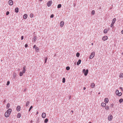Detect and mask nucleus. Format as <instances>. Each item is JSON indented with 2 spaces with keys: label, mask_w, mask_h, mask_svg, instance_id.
Returning <instances> with one entry per match:
<instances>
[{
  "label": "nucleus",
  "mask_w": 123,
  "mask_h": 123,
  "mask_svg": "<svg viewBox=\"0 0 123 123\" xmlns=\"http://www.w3.org/2000/svg\"><path fill=\"white\" fill-rule=\"evenodd\" d=\"M52 3V0L49 1L47 4V5L48 7L50 6Z\"/></svg>",
  "instance_id": "20e7f679"
},
{
  "label": "nucleus",
  "mask_w": 123,
  "mask_h": 123,
  "mask_svg": "<svg viewBox=\"0 0 123 123\" xmlns=\"http://www.w3.org/2000/svg\"><path fill=\"white\" fill-rule=\"evenodd\" d=\"M20 110V106H18L16 108V110L18 111H19Z\"/></svg>",
  "instance_id": "9b49d317"
},
{
  "label": "nucleus",
  "mask_w": 123,
  "mask_h": 123,
  "mask_svg": "<svg viewBox=\"0 0 123 123\" xmlns=\"http://www.w3.org/2000/svg\"><path fill=\"white\" fill-rule=\"evenodd\" d=\"M69 98H70V97H69Z\"/></svg>",
  "instance_id": "4d7b16f0"
},
{
  "label": "nucleus",
  "mask_w": 123,
  "mask_h": 123,
  "mask_svg": "<svg viewBox=\"0 0 123 123\" xmlns=\"http://www.w3.org/2000/svg\"><path fill=\"white\" fill-rule=\"evenodd\" d=\"M48 121V119L47 118L45 119L44 120V122L45 123H47Z\"/></svg>",
  "instance_id": "473e14b6"
},
{
  "label": "nucleus",
  "mask_w": 123,
  "mask_h": 123,
  "mask_svg": "<svg viewBox=\"0 0 123 123\" xmlns=\"http://www.w3.org/2000/svg\"><path fill=\"white\" fill-rule=\"evenodd\" d=\"M28 45L27 44H26L25 45V48H26L27 47H28Z\"/></svg>",
  "instance_id": "c03bdc74"
},
{
  "label": "nucleus",
  "mask_w": 123,
  "mask_h": 123,
  "mask_svg": "<svg viewBox=\"0 0 123 123\" xmlns=\"http://www.w3.org/2000/svg\"><path fill=\"white\" fill-rule=\"evenodd\" d=\"M60 26L61 27H63L64 25V22L63 21H61L60 23Z\"/></svg>",
  "instance_id": "1a4fd4ad"
},
{
  "label": "nucleus",
  "mask_w": 123,
  "mask_h": 123,
  "mask_svg": "<svg viewBox=\"0 0 123 123\" xmlns=\"http://www.w3.org/2000/svg\"><path fill=\"white\" fill-rule=\"evenodd\" d=\"M12 111V110L11 109H9L7 110L5 113V116L6 117H9Z\"/></svg>",
  "instance_id": "f257e3e1"
},
{
  "label": "nucleus",
  "mask_w": 123,
  "mask_h": 123,
  "mask_svg": "<svg viewBox=\"0 0 123 123\" xmlns=\"http://www.w3.org/2000/svg\"><path fill=\"white\" fill-rule=\"evenodd\" d=\"M21 116V114L20 113H18L17 115V117L18 118H20Z\"/></svg>",
  "instance_id": "6ab92c4d"
},
{
  "label": "nucleus",
  "mask_w": 123,
  "mask_h": 123,
  "mask_svg": "<svg viewBox=\"0 0 123 123\" xmlns=\"http://www.w3.org/2000/svg\"><path fill=\"white\" fill-rule=\"evenodd\" d=\"M116 20V18H114L113 19V21H112V23H113V24H114V23H115Z\"/></svg>",
  "instance_id": "aec40b11"
},
{
  "label": "nucleus",
  "mask_w": 123,
  "mask_h": 123,
  "mask_svg": "<svg viewBox=\"0 0 123 123\" xmlns=\"http://www.w3.org/2000/svg\"><path fill=\"white\" fill-rule=\"evenodd\" d=\"M70 69V68L69 67H68V66L66 68V69L67 70H69Z\"/></svg>",
  "instance_id": "72a5a7b5"
},
{
  "label": "nucleus",
  "mask_w": 123,
  "mask_h": 123,
  "mask_svg": "<svg viewBox=\"0 0 123 123\" xmlns=\"http://www.w3.org/2000/svg\"><path fill=\"white\" fill-rule=\"evenodd\" d=\"M89 123H92L91 122H89Z\"/></svg>",
  "instance_id": "6e6d98bb"
},
{
  "label": "nucleus",
  "mask_w": 123,
  "mask_h": 123,
  "mask_svg": "<svg viewBox=\"0 0 123 123\" xmlns=\"http://www.w3.org/2000/svg\"><path fill=\"white\" fill-rule=\"evenodd\" d=\"M101 105L103 107H105L106 106V104L105 103H102L101 104Z\"/></svg>",
  "instance_id": "f3484780"
},
{
  "label": "nucleus",
  "mask_w": 123,
  "mask_h": 123,
  "mask_svg": "<svg viewBox=\"0 0 123 123\" xmlns=\"http://www.w3.org/2000/svg\"><path fill=\"white\" fill-rule=\"evenodd\" d=\"M95 13V11L94 10H92L91 12V13L92 15H94Z\"/></svg>",
  "instance_id": "c756f323"
},
{
  "label": "nucleus",
  "mask_w": 123,
  "mask_h": 123,
  "mask_svg": "<svg viewBox=\"0 0 123 123\" xmlns=\"http://www.w3.org/2000/svg\"><path fill=\"white\" fill-rule=\"evenodd\" d=\"M69 98H70V97H69Z\"/></svg>",
  "instance_id": "13d9d810"
},
{
  "label": "nucleus",
  "mask_w": 123,
  "mask_h": 123,
  "mask_svg": "<svg viewBox=\"0 0 123 123\" xmlns=\"http://www.w3.org/2000/svg\"><path fill=\"white\" fill-rule=\"evenodd\" d=\"M109 101L108 99L107 98H106L105 99V102L106 103H108Z\"/></svg>",
  "instance_id": "f8f14e48"
},
{
  "label": "nucleus",
  "mask_w": 123,
  "mask_h": 123,
  "mask_svg": "<svg viewBox=\"0 0 123 123\" xmlns=\"http://www.w3.org/2000/svg\"><path fill=\"white\" fill-rule=\"evenodd\" d=\"M33 15L32 13H31L30 14V17L31 18H32L33 17Z\"/></svg>",
  "instance_id": "2f4dec72"
},
{
  "label": "nucleus",
  "mask_w": 123,
  "mask_h": 123,
  "mask_svg": "<svg viewBox=\"0 0 123 123\" xmlns=\"http://www.w3.org/2000/svg\"><path fill=\"white\" fill-rule=\"evenodd\" d=\"M27 17V14H24V15L23 16V18L24 19H26Z\"/></svg>",
  "instance_id": "dca6fc26"
},
{
  "label": "nucleus",
  "mask_w": 123,
  "mask_h": 123,
  "mask_svg": "<svg viewBox=\"0 0 123 123\" xmlns=\"http://www.w3.org/2000/svg\"><path fill=\"white\" fill-rule=\"evenodd\" d=\"M46 116V114L45 113H43L42 115V117L43 118H45Z\"/></svg>",
  "instance_id": "9d476101"
},
{
  "label": "nucleus",
  "mask_w": 123,
  "mask_h": 123,
  "mask_svg": "<svg viewBox=\"0 0 123 123\" xmlns=\"http://www.w3.org/2000/svg\"><path fill=\"white\" fill-rule=\"evenodd\" d=\"M95 86V84L94 83H92L91 84V86L92 88H93Z\"/></svg>",
  "instance_id": "ddd939ff"
},
{
  "label": "nucleus",
  "mask_w": 123,
  "mask_h": 123,
  "mask_svg": "<svg viewBox=\"0 0 123 123\" xmlns=\"http://www.w3.org/2000/svg\"><path fill=\"white\" fill-rule=\"evenodd\" d=\"M9 13V12L8 11H7L6 12V14L7 15H8Z\"/></svg>",
  "instance_id": "4c0bfd02"
},
{
  "label": "nucleus",
  "mask_w": 123,
  "mask_h": 123,
  "mask_svg": "<svg viewBox=\"0 0 123 123\" xmlns=\"http://www.w3.org/2000/svg\"><path fill=\"white\" fill-rule=\"evenodd\" d=\"M113 116L111 115H109L108 117V119L109 121H111L112 120Z\"/></svg>",
  "instance_id": "423d86ee"
},
{
  "label": "nucleus",
  "mask_w": 123,
  "mask_h": 123,
  "mask_svg": "<svg viewBox=\"0 0 123 123\" xmlns=\"http://www.w3.org/2000/svg\"><path fill=\"white\" fill-rule=\"evenodd\" d=\"M40 0V1H41L43 0Z\"/></svg>",
  "instance_id": "864d4df0"
},
{
  "label": "nucleus",
  "mask_w": 123,
  "mask_h": 123,
  "mask_svg": "<svg viewBox=\"0 0 123 123\" xmlns=\"http://www.w3.org/2000/svg\"><path fill=\"white\" fill-rule=\"evenodd\" d=\"M18 8H16L15 9V12L17 13L18 12Z\"/></svg>",
  "instance_id": "5701e85b"
},
{
  "label": "nucleus",
  "mask_w": 123,
  "mask_h": 123,
  "mask_svg": "<svg viewBox=\"0 0 123 123\" xmlns=\"http://www.w3.org/2000/svg\"><path fill=\"white\" fill-rule=\"evenodd\" d=\"M108 31L107 29H106L104 30V32L105 33H107Z\"/></svg>",
  "instance_id": "412c9836"
},
{
  "label": "nucleus",
  "mask_w": 123,
  "mask_h": 123,
  "mask_svg": "<svg viewBox=\"0 0 123 123\" xmlns=\"http://www.w3.org/2000/svg\"><path fill=\"white\" fill-rule=\"evenodd\" d=\"M33 106H32L30 107L29 110V111H30L31 110Z\"/></svg>",
  "instance_id": "e433bc0d"
},
{
  "label": "nucleus",
  "mask_w": 123,
  "mask_h": 123,
  "mask_svg": "<svg viewBox=\"0 0 123 123\" xmlns=\"http://www.w3.org/2000/svg\"><path fill=\"white\" fill-rule=\"evenodd\" d=\"M16 74H13V77L15 78L16 77Z\"/></svg>",
  "instance_id": "79ce46f5"
},
{
  "label": "nucleus",
  "mask_w": 123,
  "mask_h": 123,
  "mask_svg": "<svg viewBox=\"0 0 123 123\" xmlns=\"http://www.w3.org/2000/svg\"><path fill=\"white\" fill-rule=\"evenodd\" d=\"M35 50L36 52H38L39 50V49L38 47H35Z\"/></svg>",
  "instance_id": "a211bd4d"
},
{
  "label": "nucleus",
  "mask_w": 123,
  "mask_h": 123,
  "mask_svg": "<svg viewBox=\"0 0 123 123\" xmlns=\"http://www.w3.org/2000/svg\"><path fill=\"white\" fill-rule=\"evenodd\" d=\"M82 72L83 73H84L85 75L86 76L88 73V70L87 69L86 70L85 69H84L83 70Z\"/></svg>",
  "instance_id": "7ed1b4c3"
},
{
  "label": "nucleus",
  "mask_w": 123,
  "mask_h": 123,
  "mask_svg": "<svg viewBox=\"0 0 123 123\" xmlns=\"http://www.w3.org/2000/svg\"><path fill=\"white\" fill-rule=\"evenodd\" d=\"M38 111H37L36 113V114L37 115V114H38Z\"/></svg>",
  "instance_id": "09e8293b"
},
{
  "label": "nucleus",
  "mask_w": 123,
  "mask_h": 123,
  "mask_svg": "<svg viewBox=\"0 0 123 123\" xmlns=\"http://www.w3.org/2000/svg\"><path fill=\"white\" fill-rule=\"evenodd\" d=\"M116 94L117 95L118 93H119V91L118 90H117L116 91Z\"/></svg>",
  "instance_id": "c9c22d12"
},
{
  "label": "nucleus",
  "mask_w": 123,
  "mask_h": 123,
  "mask_svg": "<svg viewBox=\"0 0 123 123\" xmlns=\"http://www.w3.org/2000/svg\"><path fill=\"white\" fill-rule=\"evenodd\" d=\"M65 78H63L62 79V82L64 83L65 82Z\"/></svg>",
  "instance_id": "f704fd0d"
},
{
  "label": "nucleus",
  "mask_w": 123,
  "mask_h": 123,
  "mask_svg": "<svg viewBox=\"0 0 123 123\" xmlns=\"http://www.w3.org/2000/svg\"><path fill=\"white\" fill-rule=\"evenodd\" d=\"M8 3L10 5L12 6L13 4V1L12 0H10L9 1Z\"/></svg>",
  "instance_id": "6e6552de"
},
{
  "label": "nucleus",
  "mask_w": 123,
  "mask_h": 123,
  "mask_svg": "<svg viewBox=\"0 0 123 123\" xmlns=\"http://www.w3.org/2000/svg\"><path fill=\"white\" fill-rule=\"evenodd\" d=\"M123 99L122 98H121L119 100V102L121 103L122 102H123Z\"/></svg>",
  "instance_id": "cd10ccee"
},
{
  "label": "nucleus",
  "mask_w": 123,
  "mask_h": 123,
  "mask_svg": "<svg viewBox=\"0 0 123 123\" xmlns=\"http://www.w3.org/2000/svg\"><path fill=\"white\" fill-rule=\"evenodd\" d=\"M109 109V107L108 106H107L105 107V109L106 110H108Z\"/></svg>",
  "instance_id": "393cba45"
},
{
  "label": "nucleus",
  "mask_w": 123,
  "mask_h": 123,
  "mask_svg": "<svg viewBox=\"0 0 123 123\" xmlns=\"http://www.w3.org/2000/svg\"><path fill=\"white\" fill-rule=\"evenodd\" d=\"M114 24H113V23H112L111 25V27H112L113 25H114Z\"/></svg>",
  "instance_id": "ea45409f"
},
{
  "label": "nucleus",
  "mask_w": 123,
  "mask_h": 123,
  "mask_svg": "<svg viewBox=\"0 0 123 123\" xmlns=\"http://www.w3.org/2000/svg\"><path fill=\"white\" fill-rule=\"evenodd\" d=\"M26 67L25 66L23 67V69L22 72H20L19 73V75L20 76H22L23 74L26 71Z\"/></svg>",
  "instance_id": "f03ea898"
},
{
  "label": "nucleus",
  "mask_w": 123,
  "mask_h": 123,
  "mask_svg": "<svg viewBox=\"0 0 123 123\" xmlns=\"http://www.w3.org/2000/svg\"><path fill=\"white\" fill-rule=\"evenodd\" d=\"M24 38V37L23 36H22L21 37V39L22 40Z\"/></svg>",
  "instance_id": "37998d69"
},
{
  "label": "nucleus",
  "mask_w": 123,
  "mask_h": 123,
  "mask_svg": "<svg viewBox=\"0 0 123 123\" xmlns=\"http://www.w3.org/2000/svg\"><path fill=\"white\" fill-rule=\"evenodd\" d=\"M47 58H46V59L45 60V63L47 61Z\"/></svg>",
  "instance_id": "a18cd8bd"
},
{
  "label": "nucleus",
  "mask_w": 123,
  "mask_h": 123,
  "mask_svg": "<svg viewBox=\"0 0 123 123\" xmlns=\"http://www.w3.org/2000/svg\"><path fill=\"white\" fill-rule=\"evenodd\" d=\"M121 32L122 34H123V30L121 31Z\"/></svg>",
  "instance_id": "3c124183"
},
{
  "label": "nucleus",
  "mask_w": 123,
  "mask_h": 123,
  "mask_svg": "<svg viewBox=\"0 0 123 123\" xmlns=\"http://www.w3.org/2000/svg\"><path fill=\"white\" fill-rule=\"evenodd\" d=\"M111 105L112 106V107H113L114 106V105L113 104H111Z\"/></svg>",
  "instance_id": "de8ad7c7"
},
{
  "label": "nucleus",
  "mask_w": 123,
  "mask_h": 123,
  "mask_svg": "<svg viewBox=\"0 0 123 123\" xmlns=\"http://www.w3.org/2000/svg\"><path fill=\"white\" fill-rule=\"evenodd\" d=\"M119 77L120 78H122L123 77V73H120L119 74Z\"/></svg>",
  "instance_id": "4468645a"
},
{
  "label": "nucleus",
  "mask_w": 123,
  "mask_h": 123,
  "mask_svg": "<svg viewBox=\"0 0 123 123\" xmlns=\"http://www.w3.org/2000/svg\"><path fill=\"white\" fill-rule=\"evenodd\" d=\"M81 62V60L80 59H79L78 61L77 62V65H79V64H80Z\"/></svg>",
  "instance_id": "2eb2a0df"
},
{
  "label": "nucleus",
  "mask_w": 123,
  "mask_h": 123,
  "mask_svg": "<svg viewBox=\"0 0 123 123\" xmlns=\"http://www.w3.org/2000/svg\"><path fill=\"white\" fill-rule=\"evenodd\" d=\"M50 18H53V17H54V15L52 14L51 16H50Z\"/></svg>",
  "instance_id": "a19ab883"
},
{
  "label": "nucleus",
  "mask_w": 123,
  "mask_h": 123,
  "mask_svg": "<svg viewBox=\"0 0 123 123\" xmlns=\"http://www.w3.org/2000/svg\"><path fill=\"white\" fill-rule=\"evenodd\" d=\"M71 111L72 112V113L73 112V111Z\"/></svg>",
  "instance_id": "5fc2aeb1"
},
{
  "label": "nucleus",
  "mask_w": 123,
  "mask_h": 123,
  "mask_svg": "<svg viewBox=\"0 0 123 123\" xmlns=\"http://www.w3.org/2000/svg\"><path fill=\"white\" fill-rule=\"evenodd\" d=\"M86 88L85 87H84V88H83V89L84 90H85L86 89Z\"/></svg>",
  "instance_id": "8fccbe9b"
},
{
  "label": "nucleus",
  "mask_w": 123,
  "mask_h": 123,
  "mask_svg": "<svg viewBox=\"0 0 123 123\" xmlns=\"http://www.w3.org/2000/svg\"><path fill=\"white\" fill-rule=\"evenodd\" d=\"M10 106V104L9 103H8L6 105V107L7 109H8L9 108Z\"/></svg>",
  "instance_id": "4be33fe9"
},
{
  "label": "nucleus",
  "mask_w": 123,
  "mask_h": 123,
  "mask_svg": "<svg viewBox=\"0 0 123 123\" xmlns=\"http://www.w3.org/2000/svg\"><path fill=\"white\" fill-rule=\"evenodd\" d=\"M36 45H34L33 47V48L34 49L35 48V47H36Z\"/></svg>",
  "instance_id": "49530a36"
},
{
  "label": "nucleus",
  "mask_w": 123,
  "mask_h": 123,
  "mask_svg": "<svg viewBox=\"0 0 123 123\" xmlns=\"http://www.w3.org/2000/svg\"><path fill=\"white\" fill-rule=\"evenodd\" d=\"M93 45V43H92V45Z\"/></svg>",
  "instance_id": "603ef678"
},
{
  "label": "nucleus",
  "mask_w": 123,
  "mask_h": 123,
  "mask_svg": "<svg viewBox=\"0 0 123 123\" xmlns=\"http://www.w3.org/2000/svg\"><path fill=\"white\" fill-rule=\"evenodd\" d=\"M37 37L35 36L33 38V39L34 40V41H35L36 40Z\"/></svg>",
  "instance_id": "bb28decb"
},
{
  "label": "nucleus",
  "mask_w": 123,
  "mask_h": 123,
  "mask_svg": "<svg viewBox=\"0 0 123 123\" xmlns=\"http://www.w3.org/2000/svg\"><path fill=\"white\" fill-rule=\"evenodd\" d=\"M108 37L107 36H104L103 37L102 39L103 40L105 41V40H107V39H108Z\"/></svg>",
  "instance_id": "0eeeda50"
},
{
  "label": "nucleus",
  "mask_w": 123,
  "mask_h": 123,
  "mask_svg": "<svg viewBox=\"0 0 123 123\" xmlns=\"http://www.w3.org/2000/svg\"><path fill=\"white\" fill-rule=\"evenodd\" d=\"M80 53L78 52H77L76 53V56L78 57H79L80 56Z\"/></svg>",
  "instance_id": "7c9ffc66"
},
{
  "label": "nucleus",
  "mask_w": 123,
  "mask_h": 123,
  "mask_svg": "<svg viewBox=\"0 0 123 123\" xmlns=\"http://www.w3.org/2000/svg\"><path fill=\"white\" fill-rule=\"evenodd\" d=\"M122 93L121 92H119L118 93V94L117 95L118 96H121L122 95Z\"/></svg>",
  "instance_id": "c85d7f7f"
},
{
  "label": "nucleus",
  "mask_w": 123,
  "mask_h": 123,
  "mask_svg": "<svg viewBox=\"0 0 123 123\" xmlns=\"http://www.w3.org/2000/svg\"><path fill=\"white\" fill-rule=\"evenodd\" d=\"M30 103V102L29 101H27L26 103V106H27L29 105Z\"/></svg>",
  "instance_id": "b1692460"
},
{
  "label": "nucleus",
  "mask_w": 123,
  "mask_h": 123,
  "mask_svg": "<svg viewBox=\"0 0 123 123\" xmlns=\"http://www.w3.org/2000/svg\"><path fill=\"white\" fill-rule=\"evenodd\" d=\"M94 55H95V52H92L91 53V55H90V56H89V58L90 59L92 58L94 56Z\"/></svg>",
  "instance_id": "39448f33"
},
{
  "label": "nucleus",
  "mask_w": 123,
  "mask_h": 123,
  "mask_svg": "<svg viewBox=\"0 0 123 123\" xmlns=\"http://www.w3.org/2000/svg\"><path fill=\"white\" fill-rule=\"evenodd\" d=\"M10 84V82L9 81H8L7 82V83L6 84V85H8Z\"/></svg>",
  "instance_id": "58836bf2"
},
{
  "label": "nucleus",
  "mask_w": 123,
  "mask_h": 123,
  "mask_svg": "<svg viewBox=\"0 0 123 123\" xmlns=\"http://www.w3.org/2000/svg\"><path fill=\"white\" fill-rule=\"evenodd\" d=\"M61 4H59L57 6V8H60L61 7Z\"/></svg>",
  "instance_id": "a878e982"
}]
</instances>
